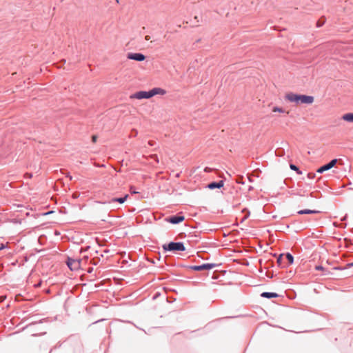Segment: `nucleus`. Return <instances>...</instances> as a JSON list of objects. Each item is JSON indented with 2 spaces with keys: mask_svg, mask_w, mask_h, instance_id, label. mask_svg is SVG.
Wrapping results in <instances>:
<instances>
[{
  "mask_svg": "<svg viewBox=\"0 0 353 353\" xmlns=\"http://www.w3.org/2000/svg\"><path fill=\"white\" fill-rule=\"evenodd\" d=\"M347 267H349V268H350V267H352V266H353V263H348V264L347 265Z\"/></svg>",
  "mask_w": 353,
  "mask_h": 353,
  "instance_id": "obj_31",
  "label": "nucleus"
},
{
  "mask_svg": "<svg viewBox=\"0 0 353 353\" xmlns=\"http://www.w3.org/2000/svg\"><path fill=\"white\" fill-rule=\"evenodd\" d=\"M148 144H149V145H153V143H152V141H149V142H148Z\"/></svg>",
  "mask_w": 353,
  "mask_h": 353,
  "instance_id": "obj_32",
  "label": "nucleus"
},
{
  "mask_svg": "<svg viewBox=\"0 0 353 353\" xmlns=\"http://www.w3.org/2000/svg\"><path fill=\"white\" fill-rule=\"evenodd\" d=\"M83 259H72L68 258L67 265L71 270H77L81 267Z\"/></svg>",
  "mask_w": 353,
  "mask_h": 353,
  "instance_id": "obj_3",
  "label": "nucleus"
},
{
  "mask_svg": "<svg viewBox=\"0 0 353 353\" xmlns=\"http://www.w3.org/2000/svg\"><path fill=\"white\" fill-rule=\"evenodd\" d=\"M128 58L138 61H142L145 59V55L141 53H129Z\"/></svg>",
  "mask_w": 353,
  "mask_h": 353,
  "instance_id": "obj_8",
  "label": "nucleus"
},
{
  "mask_svg": "<svg viewBox=\"0 0 353 353\" xmlns=\"http://www.w3.org/2000/svg\"><path fill=\"white\" fill-rule=\"evenodd\" d=\"M152 158H154L157 162H159V159L156 154L151 156Z\"/></svg>",
  "mask_w": 353,
  "mask_h": 353,
  "instance_id": "obj_24",
  "label": "nucleus"
},
{
  "mask_svg": "<svg viewBox=\"0 0 353 353\" xmlns=\"http://www.w3.org/2000/svg\"><path fill=\"white\" fill-rule=\"evenodd\" d=\"M92 268H89V270H88V272H92Z\"/></svg>",
  "mask_w": 353,
  "mask_h": 353,
  "instance_id": "obj_33",
  "label": "nucleus"
},
{
  "mask_svg": "<svg viewBox=\"0 0 353 353\" xmlns=\"http://www.w3.org/2000/svg\"><path fill=\"white\" fill-rule=\"evenodd\" d=\"M242 212H247V214L245 216V217H244V218L243 219V220H242V221H244L245 219H246L249 216V215H250V212H249V211H247V210H246V209L243 210V211H242Z\"/></svg>",
  "mask_w": 353,
  "mask_h": 353,
  "instance_id": "obj_20",
  "label": "nucleus"
},
{
  "mask_svg": "<svg viewBox=\"0 0 353 353\" xmlns=\"http://www.w3.org/2000/svg\"><path fill=\"white\" fill-rule=\"evenodd\" d=\"M322 24H323V23H321V22L319 21L317 22V24H316V25H317V26H318V27H320V26H322Z\"/></svg>",
  "mask_w": 353,
  "mask_h": 353,
  "instance_id": "obj_29",
  "label": "nucleus"
},
{
  "mask_svg": "<svg viewBox=\"0 0 353 353\" xmlns=\"http://www.w3.org/2000/svg\"><path fill=\"white\" fill-rule=\"evenodd\" d=\"M128 197V195L125 194L123 197H121V198L112 199V201H117L120 203H123L127 199Z\"/></svg>",
  "mask_w": 353,
  "mask_h": 353,
  "instance_id": "obj_16",
  "label": "nucleus"
},
{
  "mask_svg": "<svg viewBox=\"0 0 353 353\" xmlns=\"http://www.w3.org/2000/svg\"><path fill=\"white\" fill-rule=\"evenodd\" d=\"M338 160L336 159H332L330 163H328L327 164L325 165H323L321 166V168H319L316 172L318 173H323V172L325 171H327L331 168H332L333 167L335 166V165L336 164Z\"/></svg>",
  "mask_w": 353,
  "mask_h": 353,
  "instance_id": "obj_6",
  "label": "nucleus"
},
{
  "mask_svg": "<svg viewBox=\"0 0 353 353\" xmlns=\"http://www.w3.org/2000/svg\"><path fill=\"white\" fill-rule=\"evenodd\" d=\"M224 185V183L223 181H220L217 183L216 182H213V183H211L210 184H208V187L210 188V189H214V188H221Z\"/></svg>",
  "mask_w": 353,
  "mask_h": 353,
  "instance_id": "obj_11",
  "label": "nucleus"
},
{
  "mask_svg": "<svg viewBox=\"0 0 353 353\" xmlns=\"http://www.w3.org/2000/svg\"><path fill=\"white\" fill-rule=\"evenodd\" d=\"M284 256V254H280V256H279L278 259H277V262L279 263H281L282 260H283V258Z\"/></svg>",
  "mask_w": 353,
  "mask_h": 353,
  "instance_id": "obj_21",
  "label": "nucleus"
},
{
  "mask_svg": "<svg viewBox=\"0 0 353 353\" xmlns=\"http://www.w3.org/2000/svg\"><path fill=\"white\" fill-rule=\"evenodd\" d=\"M341 119L347 123H353V113L348 112L343 114Z\"/></svg>",
  "mask_w": 353,
  "mask_h": 353,
  "instance_id": "obj_10",
  "label": "nucleus"
},
{
  "mask_svg": "<svg viewBox=\"0 0 353 353\" xmlns=\"http://www.w3.org/2000/svg\"><path fill=\"white\" fill-rule=\"evenodd\" d=\"M319 212L317 210H300L298 212L299 214H316L319 213Z\"/></svg>",
  "mask_w": 353,
  "mask_h": 353,
  "instance_id": "obj_13",
  "label": "nucleus"
},
{
  "mask_svg": "<svg viewBox=\"0 0 353 353\" xmlns=\"http://www.w3.org/2000/svg\"><path fill=\"white\" fill-rule=\"evenodd\" d=\"M163 249L165 252L166 251H184L185 250L183 243L181 242H171L168 244H164L163 245Z\"/></svg>",
  "mask_w": 353,
  "mask_h": 353,
  "instance_id": "obj_2",
  "label": "nucleus"
},
{
  "mask_svg": "<svg viewBox=\"0 0 353 353\" xmlns=\"http://www.w3.org/2000/svg\"><path fill=\"white\" fill-rule=\"evenodd\" d=\"M6 299V296H0V303L3 302Z\"/></svg>",
  "mask_w": 353,
  "mask_h": 353,
  "instance_id": "obj_25",
  "label": "nucleus"
},
{
  "mask_svg": "<svg viewBox=\"0 0 353 353\" xmlns=\"http://www.w3.org/2000/svg\"><path fill=\"white\" fill-rule=\"evenodd\" d=\"M307 176L309 179H314L315 177V174L314 173H309L307 174Z\"/></svg>",
  "mask_w": 353,
  "mask_h": 353,
  "instance_id": "obj_23",
  "label": "nucleus"
},
{
  "mask_svg": "<svg viewBox=\"0 0 353 353\" xmlns=\"http://www.w3.org/2000/svg\"><path fill=\"white\" fill-rule=\"evenodd\" d=\"M4 248H5V245L3 244H1V246H0V250L3 249Z\"/></svg>",
  "mask_w": 353,
  "mask_h": 353,
  "instance_id": "obj_30",
  "label": "nucleus"
},
{
  "mask_svg": "<svg viewBox=\"0 0 353 353\" xmlns=\"http://www.w3.org/2000/svg\"><path fill=\"white\" fill-rule=\"evenodd\" d=\"M183 216H171L168 219V221L172 224H177L180 222H182L184 220Z\"/></svg>",
  "mask_w": 353,
  "mask_h": 353,
  "instance_id": "obj_9",
  "label": "nucleus"
},
{
  "mask_svg": "<svg viewBox=\"0 0 353 353\" xmlns=\"http://www.w3.org/2000/svg\"><path fill=\"white\" fill-rule=\"evenodd\" d=\"M315 270H319V271H323V275H330V272H328V271H326L324 268V267L321 266V265H316L315 267Z\"/></svg>",
  "mask_w": 353,
  "mask_h": 353,
  "instance_id": "obj_14",
  "label": "nucleus"
},
{
  "mask_svg": "<svg viewBox=\"0 0 353 353\" xmlns=\"http://www.w3.org/2000/svg\"><path fill=\"white\" fill-rule=\"evenodd\" d=\"M215 266L214 264L212 263H206L203 264L201 265H194L191 266L190 268L195 271H203V270H211Z\"/></svg>",
  "mask_w": 353,
  "mask_h": 353,
  "instance_id": "obj_7",
  "label": "nucleus"
},
{
  "mask_svg": "<svg viewBox=\"0 0 353 353\" xmlns=\"http://www.w3.org/2000/svg\"><path fill=\"white\" fill-rule=\"evenodd\" d=\"M98 137L97 135H92V143H96Z\"/></svg>",
  "mask_w": 353,
  "mask_h": 353,
  "instance_id": "obj_22",
  "label": "nucleus"
},
{
  "mask_svg": "<svg viewBox=\"0 0 353 353\" xmlns=\"http://www.w3.org/2000/svg\"><path fill=\"white\" fill-rule=\"evenodd\" d=\"M262 297L268 298V299H272V298H276L278 297L279 295L276 293L274 292H263L261 294Z\"/></svg>",
  "mask_w": 353,
  "mask_h": 353,
  "instance_id": "obj_12",
  "label": "nucleus"
},
{
  "mask_svg": "<svg viewBox=\"0 0 353 353\" xmlns=\"http://www.w3.org/2000/svg\"><path fill=\"white\" fill-rule=\"evenodd\" d=\"M272 112L283 113V112H285V110L282 108L275 106L272 108Z\"/></svg>",
  "mask_w": 353,
  "mask_h": 353,
  "instance_id": "obj_17",
  "label": "nucleus"
},
{
  "mask_svg": "<svg viewBox=\"0 0 353 353\" xmlns=\"http://www.w3.org/2000/svg\"><path fill=\"white\" fill-rule=\"evenodd\" d=\"M52 213V212H48V213H46V214H50Z\"/></svg>",
  "mask_w": 353,
  "mask_h": 353,
  "instance_id": "obj_35",
  "label": "nucleus"
},
{
  "mask_svg": "<svg viewBox=\"0 0 353 353\" xmlns=\"http://www.w3.org/2000/svg\"><path fill=\"white\" fill-rule=\"evenodd\" d=\"M205 172H209L212 171V168L206 167L204 170Z\"/></svg>",
  "mask_w": 353,
  "mask_h": 353,
  "instance_id": "obj_26",
  "label": "nucleus"
},
{
  "mask_svg": "<svg viewBox=\"0 0 353 353\" xmlns=\"http://www.w3.org/2000/svg\"><path fill=\"white\" fill-rule=\"evenodd\" d=\"M131 193L132 194H137L138 192L137 191H135V190H132V188H131Z\"/></svg>",
  "mask_w": 353,
  "mask_h": 353,
  "instance_id": "obj_28",
  "label": "nucleus"
},
{
  "mask_svg": "<svg viewBox=\"0 0 353 353\" xmlns=\"http://www.w3.org/2000/svg\"><path fill=\"white\" fill-rule=\"evenodd\" d=\"M145 40H147V41H149V40L150 39V36H149V35H146V36L145 37Z\"/></svg>",
  "mask_w": 353,
  "mask_h": 353,
  "instance_id": "obj_27",
  "label": "nucleus"
},
{
  "mask_svg": "<svg viewBox=\"0 0 353 353\" xmlns=\"http://www.w3.org/2000/svg\"><path fill=\"white\" fill-rule=\"evenodd\" d=\"M112 257H113L114 261H119V253H117L115 255L112 256Z\"/></svg>",
  "mask_w": 353,
  "mask_h": 353,
  "instance_id": "obj_19",
  "label": "nucleus"
},
{
  "mask_svg": "<svg viewBox=\"0 0 353 353\" xmlns=\"http://www.w3.org/2000/svg\"><path fill=\"white\" fill-rule=\"evenodd\" d=\"M117 3H119V0H116Z\"/></svg>",
  "mask_w": 353,
  "mask_h": 353,
  "instance_id": "obj_36",
  "label": "nucleus"
},
{
  "mask_svg": "<svg viewBox=\"0 0 353 353\" xmlns=\"http://www.w3.org/2000/svg\"><path fill=\"white\" fill-rule=\"evenodd\" d=\"M166 94V91L161 88H154L149 91H139L132 95L130 99H150L155 95H164Z\"/></svg>",
  "mask_w": 353,
  "mask_h": 353,
  "instance_id": "obj_1",
  "label": "nucleus"
},
{
  "mask_svg": "<svg viewBox=\"0 0 353 353\" xmlns=\"http://www.w3.org/2000/svg\"><path fill=\"white\" fill-rule=\"evenodd\" d=\"M113 279H114V281H117L119 280V279H117V278H115V277H114Z\"/></svg>",
  "mask_w": 353,
  "mask_h": 353,
  "instance_id": "obj_34",
  "label": "nucleus"
},
{
  "mask_svg": "<svg viewBox=\"0 0 353 353\" xmlns=\"http://www.w3.org/2000/svg\"><path fill=\"white\" fill-rule=\"evenodd\" d=\"M300 95L294 92H288L285 94V99L289 102L294 103L296 105H299Z\"/></svg>",
  "mask_w": 353,
  "mask_h": 353,
  "instance_id": "obj_4",
  "label": "nucleus"
},
{
  "mask_svg": "<svg viewBox=\"0 0 353 353\" xmlns=\"http://www.w3.org/2000/svg\"><path fill=\"white\" fill-rule=\"evenodd\" d=\"M314 101V97L313 96L301 94L299 99V105L301 104H312Z\"/></svg>",
  "mask_w": 353,
  "mask_h": 353,
  "instance_id": "obj_5",
  "label": "nucleus"
},
{
  "mask_svg": "<svg viewBox=\"0 0 353 353\" xmlns=\"http://www.w3.org/2000/svg\"><path fill=\"white\" fill-rule=\"evenodd\" d=\"M285 259L288 260V265H291L293 263V261H294V258H293V256L290 254V253H287L285 255H284Z\"/></svg>",
  "mask_w": 353,
  "mask_h": 353,
  "instance_id": "obj_15",
  "label": "nucleus"
},
{
  "mask_svg": "<svg viewBox=\"0 0 353 353\" xmlns=\"http://www.w3.org/2000/svg\"><path fill=\"white\" fill-rule=\"evenodd\" d=\"M290 167L292 170L297 171L299 174L301 173V172H299V168L295 165L291 164Z\"/></svg>",
  "mask_w": 353,
  "mask_h": 353,
  "instance_id": "obj_18",
  "label": "nucleus"
}]
</instances>
